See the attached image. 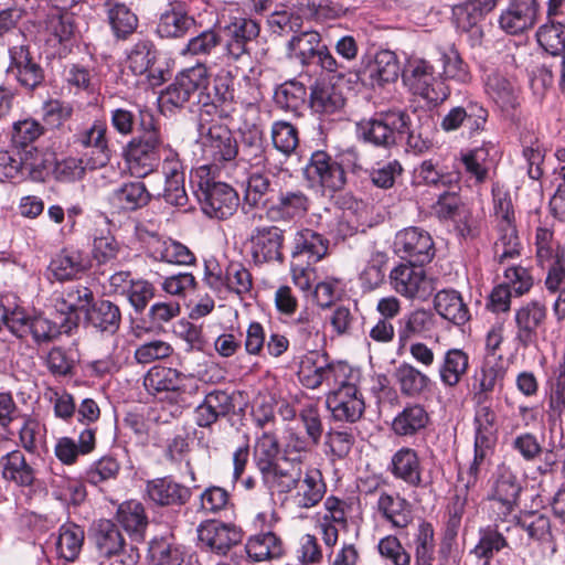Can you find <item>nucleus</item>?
Here are the masks:
<instances>
[{"instance_id":"obj_1","label":"nucleus","mask_w":565,"mask_h":565,"mask_svg":"<svg viewBox=\"0 0 565 565\" xmlns=\"http://www.w3.org/2000/svg\"><path fill=\"white\" fill-rule=\"evenodd\" d=\"M167 145L153 113L148 108L139 109L138 134L124 149V159L129 173L142 179L157 171Z\"/></svg>"},{"instance_id":"obj_2","label":"nucleus","mask_w":565,"mask_h":565,"mask_svg":"<svg viewBox=\"0 0 565 565\" xmlns=\"http://www.w3.org/2000/svg\"><path fill=\"white\" fill-rule=\"evenodd\" d=\"M198 142L202 158L207 163L200 167L211 168V174L232 167L239 153L238 141L230 127L214 118L199 117Z\"/></svg>"},{"instance_id":"obj_3","label":"nucleus","mask_w":565,"mask_h":565,"mask_svg":"<svg viewBox=\"0 0 565 565\" xmlns=\"http://www.w3.org/2000/svg\"><path fill=\"white\" fill-rule=\"evenodd\" d=\"M215 175L211 174V168L196 167L191 171L190 182L196 189L195 194L204 214L225 220L235 213L239 199L231 185L215 181Z\"/></svg>"},{"instance_id":"obj_4","label":"nucleus","mask_w":565,"mask_h":565,"mask_svg":"<svg viewBox=\"0 0 565 565\" xmlns=\"http://www.w3.org/2000/svg\"><path fill=\"white\" fill-rule=\"evenodd\" d=\"M435 63H438L436 49L427 56L411 55L404 66L403 81L415 95L438 104L448 97L449 89Z\"/></svg>"},{"instance_id":"obj_5","label":"nucleus","mask_w":565,"mask_h":565,"mask_svg":"<svg viewBox=\"0 0 565 565\" xmlns=\"http://www.w3.org/2000/svg\"><path fill=\"white\" fill-rule=\"evenodd\" d=\"M288 469L268 490L271 494L287 495L292 491V500L300 509L318 505L327 492L322 472L315 467Z\"/></svg>"},{"instance_id":"obj_6","label":"nucleus","mask_w":565,"mask_h":565,"mask_svg":"<svg viewBox=\"0 0 565 565\" xmlns=\"http://www.w3.org/2000/svg\"><path fill=\"white\" fill-rule=\"evenodd\" d=\"M406 113L396 109L375 113L356 124L358 139L377 148H391L406 129Z\"/></svg>"},{"instance_id":"obj_7","label":"nucleus","mask_w":565,"mask_h":565,"mask_svg":"<svg viewBox=\"0 0 565 565\" xmlns=\"http://www.w3.org/2000/svg\"><path fill=\"white\" fill-rule=\"evenodd\" d=\"M287 49L290 56L299 60L302 65L318 64L326 72L344 76V65L321 43V36L316 31H298L288 41Z\"/></svg>"},{"instance_id":"obj_8","label":"nucleus","mask_w":565,"mask_h":565,"mask_svg":"<svg viewBox=\"0 0 565 565\" xmlns=\"http://www.w3.org/2000/svg\"><path fill=\"white\" fill-rule=\"evenodd\" d=\"M281 451L275 429H269L256 436L253 459L267 490L288 470L285 456L279 457Z\"/></svg>"},{"instance_id":"obj_9","label":"nucleus","mask_w":565,"mask_h":565,"mask_svg":"<svg viewBox=\"0 0 565 565\" xmlns=\"http://www.w3.org/2000/svg\"><path fill=\"white\" fill-rule=\"evenodd\" d=\"M303 177L312 188L331 194L341 190L347 182L342 164L323 150L311 153L303 168Z\"/></svg>"},{"instance_id":"obj_10","label":"nucleus","mask_w":565,"mask_h":565,"mask_svg":"<svg viewBox=\"0 0 565 565\" xmlns=\"http://www.w3.org/2000/svg\"><path fill=\"white\" fill-rule=\"evenodd\" d=\"M267 218L273 223L292 222L302 218L309 211L310 199L300 189L278 188L276 193L263 201Z\"/></svg>"},{"instance_id":"obj_11","label":"nucleus","mask_w":565,"mask_h":565,"mask_svg":"<svg viewBox=\"0 0 565 565\" xmlns=\"http://www.w3.org/2000/svg\"><path fill=\"white\" fill-rule=\"evenodd\" d=\"M394 252L412 265H426L435 256L431 235L420 227H407L395 235Z\"/></svg>"},{"instance_id":"obj_12","label":"nucleus","mask_w":565,"mask_h":565,"mask_svg":"<svg viewBox=\"0 0 565 565\" xmlns=\"http://www.w3.org/2000/svg\"><path fill=\"white\" fill-rule=\"evenodd\" d=\"M209 85V71L204 63L182 70L162 94L167 104L183 107L193 96L206 89Z\"/></svg>"},{"instance_id":"obj_13","label":"nucleus","mask_w":565,"mask_h":565,"mask_svg":"<svg viewBox=\"0 0 565 565\" xmlns=\"http://www.w3.org/2000/svg\"><path fill=\"white\" fill-rule=\"evenodd\" d=\"M161 171L164 177L163 199L177 207H184L189 198L184 188L185 166L180 153L170 143L161 154Z\"/></svg>"},{"instance_id":"obj_14","label":"nucleus","mask_w":565,"mask_h":565,"mask_svg":"<svg viewBox=\"0 0 565 565\" xmlns=\"http://www.w3.org/2000/svg\"><path fill=\"white\" fill-rule=\"evenodd\" d=\"M223 53L227 61L238 62L250 56V44L260 33V26L250 18H234L224 26Z\"/></svg>"},{"instance_id":"obj_15","label":"nucleus","mask_w":565,"mask_h":565,"mask_svg":"<svg viewBox=\"0 0 565 565\" xmlns=\"http://www.w3.org/2000/svg\"><path fill=\"white\" fill-rule=\"evenodd\" d=\"M392 288L407 299L426 300L434 291L423 265L399 264L390 273Z\"/></svg>"},{"instance_id":"obj_16","label":"nucleus","mask_w":565,"mask_h":565,"mask_svg":"<svg viewBox=\"0 0 565 565\" xmlns=\"http://www.w3.org/2000/svg\"><path fill=\"white\" fill-rule=\"evenodd\" d=\"M535 245L537 265L547 269L545 285L550 290H554L565 278L563 254L553 238V232L547 227H537Z\"/></svg>"},{"instance_id":"obj_17","label":"nucleus","mask_w":565,"mask_h":565,"mask_svg":"<svg viewBox=\"0 0 565 565\" xmlns=\"http://www.w3.org/2000/svg\"><path fill=\"white\" fill-rule=\"evenodd\" d=\"M44 161L35 160L31 150H20L11 145L10 149L0 150V182L23 179L33 181L43 179Z\"/></svg>"},{"instance_id":"obj_18","label":"nucleus","mask_w":565,"mask_h":565,"mask_svg":"<svg viewBox=\"0 0 565 565\" xmlns=\"http://www.w3.org/2000/svg\"><path fill=\"white\" fill-rule=\"evenodd\" d=\"M74 143L90 150L86 158L88 169L105 167L111 157L106 121L96 119L92 125L84 127L74 135Z\"/></svg>"},{"instance_id":"obj_19","label":"nucleus","mask_w":565,"mask_h":565,"mask_svg":"<svg viewBox=\"0 0 565 565\" xmlns=\"http://www.w3.org/2000/svg\"><path fill=\"white\" fill-rule=\"evenodd\" d=\"M252 259L256 265L282 263L285 231L276 225L255 227L249 235Z\"/></svg>"},{"instance_id":"obj_20","label":"nucleus","mask_w":565,"mask_h":565,"mask_svg":"<svg viewBox=\"0 0 565 565\" xmlns=\"http://www.w3.org/2000/svg\"><path fill=\"white\" fill-rule=\"evenodd\" d=\"M234 78L230 72L218 73L213 79L212 90L199 99L201 109L199 117L210 118L217 116L220 119L230 117L234 110Z\"/></svg>"},{"instance_id":"obj_21","label":"nucleus","mask_w":565,"mask_h":565,"mask_svg":"<svg viewBox=\"0 0 565 565\" xmlns=\"http://www.w3.org/2000/svg\"><path fill=\"white\" fill-rule=\"evenodd\" d=\"M356 75L361 84L366 87H383L398 78L399 62L393 51L380 50Z\"/></svg>"},{"instance_id":"obj_22","label":"nucleus","mask_w":565,"mask_h":565,"mask_svg":"<svg viewBox=\"0 0 565 565\" xmlns=\"http://www.w3.org/2000/svg\"><path fill=\"white\" fill-rule=\"evenodd\" d=\"M488 120V110L477 102H466L455 106L441 118L440 128L446 132H452L459 128L473 136L484 129Z\"/></svg>"},{"instance_id":"obj_23","label":"nucleus","mask_w":565,"mask_h":565,"mask_svg":"<svg viewBox=\"0 0 565 565\" xmlns=\"http://www.w3.org/2000/svg\"><path fill=\"white\" fill-rule=\"evenodd\" d=\"M508 285H499L489 296L487 307L493 312H504L510 308L512 294L522 296L530 290V273L521 266L509 267L504 271Z\"/></svg>"},{"instance_id":"obj_24","label":"nucleus","mask_w":565,"mask_h":565,"mask_svg":"<svg viewBox=\"0 0 565 565\" xmlns=\"http://www.w3.org/2000/svg\"><path fill=\"white\" fill-rule=\"evenodd\" d=\"M191 489L174 481L170 476L148 480L145 495L157 507H181L191 498Z\"/></svg>"},{"instance_id":"obj_25","label":"nucleus","mask_w":565,"mask_h":565,"mask_svg":"<svg viewBox=\"0 0 565 565\" xmlns=\"http://www.w3.org/2000/svg\"><path fill=\"white\" fill-rule=\"evenodd\" d=\"M158 51L149 39L138 40L128 51L127 65L135 75L147 74L151 86H158L163 81V71L154 68Z\"/></svg>"},{"instance_id":"obj_26","label":"nucleus","mask_w":565,"mask_h":565,"mask_svg":"<svg viewBox=\"0 0 565 565\" xmlns=\"http://www.w3.org/2000/svg\"><path fill=\"white\" fill-rule=\"evenodd\" d=\"M198 539L202 548L225 555L241 541L242 535L234 526L212 520L200 524Z\"/></svg>"},{"instance_id":"obj_27","label":"nucleus","mask_w":565,"mask_h":565,"mask_svg":"<svg viewBox=\"0 0 565 565\" xmlns=\"http://www.w3.org/2000/svg\"><path fill=\"white\" fill-rule=\"evenodd\" d=\"M196 21L188 11V7L182 1L169 2L167 8L160 14L156 32L162 39L183 38Z\"/></svg>"},{"instance_id":"obj_28","label":"nucleus","mask_w":565,"mask_h":565,"mask_svg":"<svg viewBox=\"0 0 565 565\" xmlns=\"http://www.w3.org/2000/svg\"><path fill=\"white\" fill-rule=\"evenodd\" d=\"M387 470L396 479L411 488L424 486L423 466L418 452L404 446L397 449L388 463Z\"/></svg>"},{"instance_id":"obj_29","label":"nucleus","mask_w":565,"mask_h":565,"mask_svg":"<svg viewBox=\"0 0 565 565\" xmlns=\"http://www.w3.org/2000/svg\"><path fill=\"white\" fill-rule=\"evenodd\" d=\"M10 65L8 73L14 75L21 86L34 89L43 79V71L39 64L30 57L26 45H12L9 49Z\"/></svg>"},{"instance_id":"obj_30","label":"nucleus","mask_w":565,"mask_h":565,"mask_svg":"<svg viewBox=\"0 0 565 565\" xmlns=\"http://www.w3.org/2000/svg\"><path fill=\"white\" fill-rule=\"evenodd\" d=\"M234 407L233 397L226 391H211L194 409L195 424L199 427L209 428L221 417L230 415Z\"/></svg>"},{"instance_id":"obj_31","label":"nucleus","mask_w":565,"mask_h":565,"mask_svg":"<svg viewBox=\"0 0 565 565\" xmlns=\"http://www.w3.org/2000/svg\"><path fill=\"white\" fill-rule=\"evenodd\" d=\"M93 301L94 294L88 287L82 285L71 286L55 299V309L64 316L62 320L73 329L77 327V311L87 312Z\"/></svg>"},{"instance_id":"obj_32","label":"nucleus","mask_w":565,"mask_h":565,"mask_svg":"<svg viewBox=\"0 0 565 565\" xmlns=\"http://www.w3.org/2000/svg\"><path fill=\"white\" fill-rule=\"evenodd\" d=\"M238 161L250 168H258L267 161V145L264 132L257 125H246L239 129Z\"/></svg>"},{"instance_id":"obj_33","label":"nucleus","mask_w":565,"mask_h":565,"mask_svg":"<svg viewBox=\"0 0 565 565\" xmlns=\"http://www.w3.org/2000/svg\"><path fill=\"white\" fill-rule=\"evenodd\" d=\"M327 406L337 422L356 423L365 411V403L360 390L352 392H332L328 394Z\"/></svg>"},{"instance_id":"obj_34","label":"nucleus","mask_w":565,"mask_h":565,"mask_svg":"<svg viewBox=\"0 0 565 565\" xmlns=\"http://www.w3.org/2000/svg\"><path fill=\"white\" fill-rule=\"evenodd\" d=\"M393 377L402 396L419 398L430 393L434 382L411 363L402 362L395 367Z\"/></svg>"},{"instance_id":"obj_35","label":"nucleus","mask_w":565,"mask_h":565,"mask_svg":"<svg viewBox=\"0 0 565 565\" xmlns=\"http://www.w3.org/2000/svg\"><path fill=\"white\" fill-rule=\"evenodd\" d=\"M376 508L382 518L394 529H406L413 522L412 503L397 492L382 491Z\"/></svg>"},{"instance_id":"obj_36","label":"nucleus","mask_w":565,"mask_h":565,"mask_svg":"<svg viewBox=\"0 0 565 565\" xmlns=\"http://www.w3.org/2000/svg\"><path fill=\"white\" fill-rule=\"evenodd\" d=\"M329 241L320 233L301 228L295 234L291 258L316 264L327 255Z\"/></svg>"},{"instance_id":"obj_37","label":"nucleus","mask_w":565,"mask_h":565,"mask_svg":"<svg viewBox=\"0 0 565 565\" xmlns=\"http://www.w3.org/2000/svg\"><path fill=\"white\" fill-rule=\"evenodd\" d=\"M430 417L422 404H407L392 420L391 430L397 437L411 438L426 429Z\"/></svg>"},{"instance_id":"obj_38","label":"nucleus","mask_w":565,"mask_h":565,"mask_svg":"<svg viewBox=\"0 0 565 565\" xmlns=\"http://www.w3.org/2000/svg\"><path fill=\"white\" fill-rule=\"evenodd\" d=\"M434 309L444 319L455 326H465L471 318L468 305L461 294L455 289H441L434 297Z\"/></svg>"},{"instance_id":"obj_39","label":"nucleus","mask_w":565,"mask_h":565,"mask_svg":"<svg viewBox=\"0 0 565 565\" xmlns=\"http://www.w3.org/2000/svg\"><path fill=\"white\" fill-rule=\"evenodd\" d=\"M108 200L118 212H132L146 206L151 194L143 182L129 181L114 189Z\"/></svg>"},{"instance_id":"obj_40","label":"nucleus","mask_w":565,"mask_h":565,"mask_svg":"<svg viewBox=\"0 0 565 565\" xmlns=\"http://www.w3.org/2000/svg\"><path fill=\"white\" fill-rule=\"evenodd\" d=\"M93 540L100 556L111 558L125 552L126 541L111 520H99L93 525Z\"/></svg>"},{"instance_id":"obj_41","label":"nucleus","mask_w":565,"mask_h":565,"mask_svg":"<svg viewBox=\"0 0 565 565\" xmlns=\"http://www.w3.org/2000/svg\"><path fill=\"white\" fill-rule=\"evenodd\" d=\"M0 469L2 478L18 487H32L36 480L35 469L19 449L11 450L0 458Z\"/></svg>"},{"instance_id":"obj_42","label":"nucleus","mask_w":565,"mask_h":565,"mask_svg":"<svg viewBox=\"0 0 565 565\" xmlns=\"http://www.w3.org/2000/svg\"><path fill=\"white\" fill-rule=\"evenodd\" d=\"M148 256L153 260L174 265H191L194 254L182 243L172 238H153L147 247Z\"/></svg>"},{"instance_id":"obj_43","label":"nucleus","mask_w":565,"mask_h":565,"mask_svg":"<svg viewBox=\"0 0 565 565\" xmlns=\"http://www.w3.org/2000/svg\"><path fill=\"white\" fill-rule=\"evenodd\" d=\"M89 267L88 258L77 249L64 248L56 254L49 266L58 281L76 279Z\"/></svg>"},{"instance_id":"obj_44","label":"nucleus","mask_w":565,"mask_h":565,"mask_svg":"<svg viewBox=\"0 0 565 565\" xmlns=\"http://www.w3.org/2000/svg\"><path fill=\"white\" fill-rule=\"evenodd\" d=\"M435 327L434 316L429 310L415 309L398 321L397 337L398 349H404L411 339L424 337Z\"/></svg>"},{"instance_id":"obj_45","label":"nucleus","mask_w":565,"mask_h":565,"mask_svg":"<svg viewBox=\"0 0 565 565\" xmlns=\"http://www.w3.org/2000/svg\"><path fill=\"white\" fill-rule=\"evenodd\" d=\"M107 22L117 40H127L138 28V17L122 2H104Z\"/></svg>"},{"instance_id":"obj_46","label":"nucleus","mask_w":565,"mask_h":565,"mask_svg":"<svg viewBox=\"0 0 565 565\" xmlns=\"http://www.w3.org/2000/svg\"><path fill=\"white\" fill-rule=\"evenodd\" d=\"M534 450L541 452V449L536 443L532 441V467H535V476H532V481L536 480L537 477L541 480L537 483L539 491L535 493L536 499L540 503L550 502L552 499V492L555 490L554 483V469L556 457L553 452L546 451L543 463L542 458L534 455Z\"/></svg>"},{"instance_id":"obj_47","label":"nucleus","mask_w":565,"mask_h":565,"mask_svg":"<svg viewBox=\"0 0 565 565\" xmlns=\"http://www.w3.org/2000/svg\"><path fill=\"white\" fill-rule=\"evenodd\" d=\"M469 369V355L461 349H449L445 352L439 366L438 375L445 387H456Z\"/></svg>"},{"instance_id":"obj_48","label":"nucleus","mask_w":565,"mask_h":565,"mask_svg":"<svg viewBox=\"0 0 565 565\" xmlns=\"http://www.w3.org/2000/svg\"><path fill=\"white\" fill-rule=\"evenodd\" d=\"M521 486L519 484L516 477L504 465L499 466L493 475L492 491L489 495L490 500H495L503 507V513H508L512 510L519 493Z\"/></svg>"},{"instance_id":"obj_49","label":"nucleus","mask_w":565,"mask_h":565,"mask_svg":"<svg viewBox=\"0 0 565 565\" xmlns=\"http://www.w3.org/2000/svg\"><path fill=\"white\" fill-rule=\"evenodd\" d=\"M88 323L95 329L114 334L121 323V311L119 307L109 300L92 302L86 312Z\"/></svg>"},{"instance_id":"obj_50","label":"nucleus","mask_w":565,"mask_h":565,"mask_svg":"<svg viewBox=\"0 0 565 565\" xmlns=\"http://www.w3.org/2000/svg\"><path fill=\"white\" fill-rule=\"evenodd\" d=\"M245 550L254 562H264L279 558L284 554V543L274 532H262L247 540Z\"/></svg>"},{"instance_id":"obj_51","label":"nucleus","mask_w":565,"mask_h":565,"mask_svg":"<svg viewBox=\"0 0 565 565\" xmlns=\"http://www.w3.org/2000/svg\"><path fill=\"white\" fill-rule=\"evenodd\" d=\"M500 0H465L452 7V17L457 28L469 31L484 15L491 12Z\"/></svg>"},{"instance_id":"obj_52","label":"nucleus","mask_w":565,"mask_h":565,"mask_svg":"<svg viewBox=\"0 0 565 565\" xmlns=\"http://www.w3.org/2000/svg\"><path fill=\"white\" fill-rule=\"evenodd\" d=\"M489 97L504 111L515 109L520 105V90L501 74H490L486 82Z\"/></svg>"},{"instance_id":"obj_53","label":"nucleus","mask_w":565,"mask_h":565,"mask_svg":"<svg viewBox=\"0 0 565 565\" xmlns=\"http://www.w3.org/2000/svg\"><path fill=\"white\" fill-rule=\"evenodd\" d=\"M475 448L492 450L497 441V416L490 406L481 402L475 414Z\"/></svg>"},{"instance_id":"obj_54","label":"nucleus","mask_w":565,"mask_h":565,"mask_svg":"<svg viewBox=\"0 0 565 565\" xmlns=\"http://www.w3.org/2000/svg\"><path fill=\"white\" fill-rule=\"evenodd\" d=\"M279 172H288L284 169L282 162H280L279 166H269L266 172L252 173L247 180L246 199L254 205L263 204V201L267 196L271 195V193H276L278 183L270 177L274 178Z\"/></svg>"},{"instance_id":"obj_55","label":"nucleus","mask_w":565,"mask_h":565,"mask_svg":"<svg viewBox=\"0 0 565 565\" xmlns=\"http://www.w3.org/2000/svg\"><path fill=\"white\" fill-rule=\"evenodd\" d=\"M117 519L136 541L145 539V532L149 522L141 502L129 500L121 503L117 511Z\"/></svg>"},{"instance_id":"obj_56","label":"nucleus","mask_w":565,"mask_h":565,"mask_svg":"<svg viewBox=\"0 0 565 565\" xmlns=\"http://www.w3.org/2000/svg\"><path fill=\"white\" fill-rule=\"evenodd\" d=\"M329 365L327 352L312 351L302 356L298 370L299 382L309 390L322 386L324 370Z\"/></svg>"},{"instance_id":"obj_57","label":"nucleus","mask_w":565,"mask_h":565,"mask_svg":"<svg viewBox=\"0 0 565 565\" xmlns=\"http://www.w3.org/2000/svg\"><path fill=\"white\" fill-rule=\"evenodd\" d=\"M411 546L414 551L415 565L434 564L436 542L435 529L430 522L422 520L417 524Z\"/></svg>"},{"instance_id":"obj_58","label":"nucleus","mask_w":565,"mask_h":565,"mask_svg":"<svg viewBox=\"0 0 565 565\" xmlns=\"http://www.w3.org/2000/svg\"><path fill=\"white\" fill-rule=\"evenodd\" d=\"M44 134V127L33 118H25L13 124L11 145L24 151L32 149L35 160H43L34 142Z\"/></svg>"},{"instance_id":"obj_59","label":"nucleus","mask_w":565,"mask_h":565,"mask_svg":"<svg viewBox=\"0 0 565 565\" xmlns=\"http://www.w3.org/2000/svg\"><path fill=\"white\" fill-rule=\"evenodd\" d=\"M344 105L342 93L332 84L317 82L310 93V106L320 114H334Z\"/></svg>"},{"instance_id":"obj_60","label":"nucleus","mask_w":565,"mask_h":565,"mask_svg":"<svg viewBox=\"0 0 565 565\" xmlns=\"http://www.w3.org/2000/svg\"><path fill=\"white\" fill-rule=\"evenodd\" d=\"M23 423L18 431L19 446L31 455H41L46 448V428L30 415L21 417Z\"/></svg>"},{"instance_id":"obj_61","label":"nucleus","mask_w":565,"mask_h":565,"mask_svg":"<svg viewBox=\"0 0 565 565\" xmlns=\"http://www.w3.org/2000/svg\"><path fill=\"white\" fill-rule=\"evenodd\" d=\"M437 193V200L430 205L431 213L440 221L455 220L463 206L461 196L459 195V179L448 184Z\"/></svg>"},{"instance_id":"obj_62","label":"nucleus","mask_w":565,"mask_h":565,"mask_svg":"<svg viewBox=\"0 0 565 565\" xmlns=\"http://www.w3.org/2000/svg\"><path fill=\"white\" fill-rule=\"evenodd\" d=\"M311 438L297 431L294 428L286 429V436L282 446L285 463L288 469L303 467L306 455L315 447Z\"/></svg>"},{"instance_id":"obj_63","label":"nucleus","mask_w":565,"mask_h":565,"mask_svg":"<svg viewBox=\"0 0 565 565\" xmlns=\"http://www.w3.org/2000/svg\"><path fill=\"white\" fill-rule=\"evenodd\" d=\"M502 356L484 355L481 365L473 374V387L478 394L490 393L504 376Z\"/></svg>"},{"instance_id":"obj_64","label":"nucleus","mask_w":565,"mask_h":565,"mask_svg":"<svg viewBox=\"0 0 565 565\" xmlns=\"http://www.w3.org/2000/svg\"><path fill=\"white\" fill-rule=\"evenodd\" d=\"M84 539L82 526L71 522L61 525L56 541L57 555L67 562L75 561L82 551Z\"/></svg>"}]
</instances>
